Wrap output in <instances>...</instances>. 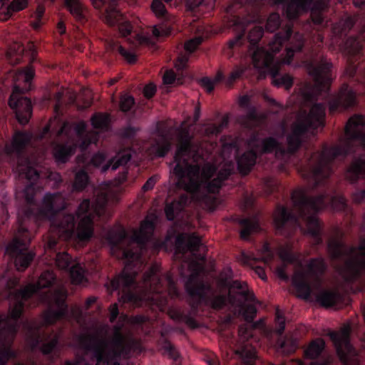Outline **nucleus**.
Returning a JSON list of instances; mask_svg holds the SVG:
<instances>
[{"label": "nucleus", "mask_w": 365, "mask_h": 365, "mask_svg": "<svg viewBox=\"0 0 365 365\" xmlns=\"http://www.w3.org/2000/svg\"><path fill=\"white\" fill-rule=\"evenodd\" d=\"M192 137L187 128H181L177 134V150L175 155L176 165L173 173L179 178L178 185L184 190L194 193L204 190L210 193L218 192L222 182L231 175L232 169L227 166L221 169L216 178L210 180L215 173V168L210 163L202 168L189 164L188 160L194 151Z\"/></svg>", "instance_id": "obj_1"}, {"label": "nucleus", "mask_w": 365, "mask_h": 365, "mask_svg": "<svg viewBox=\"0 0 365 365\" xmlns=\"http://www.w3.org/2000/svg\"><path fill=\"white\" fill-rule=\"evenodd\" d=\"M364 125V116L355 115L351 117L345 126L344 137L340 140L339 145L324 148L320 153H314L309 160L307 167L302 171V177L313 181L314 187H316L330 176L331 162L335 158L354 152L359 143L365 148Z\"/></svg>", "instance_id": "obj_2"}, {"label": "nucleus", "mask_w": 365, "mask_h": 365, "mask_svg": "<svg viewBox=\"0 0 365 365\" xmlns=\"http://www.w3.org/2000/svg\"><path fill=\"white\" fill-rule=\"evenodd\" d=\"M79 343L91 354L96 365L110 363L120 359H128L131 351L139 349L138 340L120 322L113 326L112 334L107 339L98 334H83L78 337ZM110 365H120L114 362Z\"/></svg>", "instance_id": "obj_3"}, {"label": "nucleus", "mask_w": 365, "mask_h": 365, "mask_svg": "<svg viewBox=\"0 0 365 365\" xmlns=\"http://www.w3.org/2000/svg\"><path fill=\"white\" fill-rule=\"evenodd\" d=\"M188 268L191 274L185 283V289L190 297L191 307L197 309L203 302L214 309H222L226 304V297L222 294L215 295L216 291L211 284L199 277L204 271L203 264L192 260Z\"/></svg>", "instance_id": "obj_4"}, {"label": "nucleus", "mask_w": 365, "mask_h": 365, "mask_svg": "<svg viewBox=\"0 0 365 365\" xmlns=\"http://www.w3.org/2000/svg\"><path fill=\"white\" fill-rule=\"evenodd\" d=\"M328 249L332 259H344L345 262L339 271L346 281H354L365 273V237L360 239L358 247H351L339 240L331 239Z\"/></svg>", "instance_id": "obj_5"}, {"label": "nucleus", "mask_w": 365, "mask_h": 365, "mask_svg": "<svg viewBox=\"0 0 365 365\" xmlns=\"http://www.w3.org/2000/svg\"><path fill=\"white\" fill-rule=\"evenodd\" d=\"M153 230L154 225L148 220L142 222L139 230H135L131 237L127 235L125 230L121 227L110 230L108 240L111 245L113 255L119 250L122 251V258H138L143 245L150 238Z\"/></svg>", "instance_id": "obj_6"}, {"label": "nucleus", "mask_w": 365, "mask_h": 365, "mask_svg": "<svg viewBox=\"0 0 365 365\" xmlns=\"http://www.w3.org/2000/svg\"><path fill=\"white\" fill-rule=\"evenodd\" d=\"M324 115L325 107L321 103L313 105L309 113L300 110L287 135V152H296L304 140L308 130L323 125Z\"/></svg>", "instance_id": "obj_7"}, {"label": "nucleus", "mask_w": 365, "mask_h": 365, "mask_svg": "<svg viewBox=\"0 0 365 365\" xmlns=\"http://www.w3.org/2000/svg\"><path fill=\"white\" fill-rule=\"evenodd\" d=\"M293 212L306 222L307 232L319 239L321 227L316 213L324 206V196L309 197L303 190H294L292 195Z\"/></svg>", "instance_id": "obj_8"}, {"label": "nucleus", "mask_w": 365, "mask_h": 365, "mask_svg": "<svg viewBox=\"0 0 365 365\" xmlns=\"http://www.w3.org/2000/svg\"><path fill=\"white\" fill-rule=\"evenodd\" d=\"M295 48L294 50L292 47H286L285 56L282 58L276 57L280 51L279 47H249L248 53L254 68L259 71L267 68L274 78L278 75L282 64L290 63L294 53L302 51V47Z\"/></svg>", "instance_id": "obj_9"}, {"label": "nucleus", "mask_w": 365, "mask_h": 365, "mask_svg": "<svg viewBox=\"0 0 365 365\" xmlns=\"http://www.w3.org/2000/svg\"><path fill=\"white\" fill-rule=\"evenodd\" d=\"M78 220L75 227L74 216L71 214L63 215L52 222L51 232L63 240L73 237L78 242H88L93 234V219L89 214Z\"/></svg>", "instance_id": "obj_10"}, {"label": "nucleus", "mask_w": 365, "mask_h": 365, "mask_svg": "<svg viewBox=\"0 0 365 365\" xmlns=\"http://www.w3.org/2000/svg\"><path fill=\"white\" fill-rule=\"evenodd\" d=\"M232 272L230 268L224 269L216 277L217 289L215 295L222 294L226 297V302L228 301L232 305L241 307L242 301L237 299L242 297L244 301L254 302L255 300L253 292L247 290V284L238 280L232 281ZM215 290V289H213Z\"/></svg>", "instance_id": "obj_11"}, {"label": "nucleus", "mask_w": 365, "mask_h": 365, "mask_svg": "<svg viewBox=\"0 0 365 365\" xmlns=\"http://www.w3.org/2000/svg\"><path fill=\"white\" fill-rule=\"evenodd\" d=\"M16 301L9 316L4 317L0 315V365H5L14 356L10 347L17 331V319L24 307L22 302Z\"/></svg>", "instance_id": "obj_12"}, {"label": "nucleus", "mask_w": 365, "mask_h": 365, "mask_svg": "<svg viewBox=\"0 0 365 365\" xmlns=\"http://www.w3.org/2000/svg\"><path fill=\"white\" fill-rule=\"evenodd\" d=\"M325 264L322 259H312L304 270L300 264L296 269L292 277V284L295 287L297 296L304 299H308L311 295L310 282H317L319 277L325 270Z\"/></svg>", "instance_id": "obj_13"}, {"label": "nucleus", "mask_w": 365, "mask_h": 365, "mask_svg": "<svg viewBox=\"0 0 365 365\" xmlns=\"http://www.w3.org/2000/svg\"><path fill=\"white\" fill-rule=\"evenodd\" d=\"M350 331V327L345 325L339 331H331L329 335L343 365H359L356 351L349 343Z\"/></svg>", "instance_id": "obj_14"}, {"label": "nucleus", "mask_w": 365, "mask_h": 365, "mask_svg": "<svg viewBox=\"0 0 365 365\" xmlns=\"http://www.w3.org/2000/svg\"><path fill=\"white\" fill-rule=\"evenodd\" d=\"M27 230L20 227L18 230V235L15 237L13 242L6 247V252L14 259V264L18 271H24L34 259V254L26 252L28 242L21 238V235Z\"/></svg>", "instance_id": "obj_15"}, {"label": "nucleus", "mask_w": 365, "mask_h": 365, "mask_svg": "<svg viewBox=\"0 0 365 365\" xmlns=\"http://www.w3.org/2000/svg\"><path fill=\"white\" fill-rule=\"evenodd\" d=\"M96 9H101L106 6L105 19L106 23L110 26L118 25V30L123 37L131 34L133 26L130 23L125 20L121 14L116 9V0H91Z\"/></svg>", "instance_id": "obj_16"}, {"label": "nucleus", "mask_w": 365, "mask_h": 365, "mask_svg": "<svg viewBox=\"0 0 365 365\" xmlns=\"http://www.w3.org/2000/svg\"><path fill=\"white\" fill-rule=\"evenodd\" d=\"M129 267L130 264L125 265L122 274L113 279L110 284L113 289H122L121 299L123 302H130L137 305L142 300V296L131 290L136 274L135 272H130Z\"/></svg>", "instance_id": "obj_17"}, {"label": "nucleus", "mask_w": 365, "mask_h": 365, "mask_svg": "<svg viewBox=\"0 0 365 365\" xmlns=\"http://www.w3.org/2000/svg\"><path fill=\"white\" fill-rule=\"evenodd\" d=\"M67 298V290L64 287H59L48 297L50 309L44 313V324H51L64 316L67 311L65 301Z\"/></svg>", "instance_id": "obj_18"}, {"label": "nucleus", "mask_w": 365, "mask_h": 365, "mask_svg": "<svg viewBox=\"0 0 365 365\" xmlns=\"http://www.w3.org/2000/svg\"><path fill=\"white\" fill-rule=\"evenodd\" d=\"M331 63L324 56L313 58L309 66V73L313 77L317 90L328 88L331 82L330 69Z\"/></svg>", "instance_id": "obj_19"}, {"label": "nucleus", "mask_w": 365, "mask_h": 365, "mask_svg": "<svg viewBox=\"0 0 365 365\" xmlns=\"http://www.w3.org/2000/svg\"><path fill=\"white\" fill-rule=\"evenodd\" d=\"M24 91L19 86H14L13 92L9 99V105L14 110L16 118L21 124H26L31 115V103L29 98L24 97Z\"/></svg>", "instance_id": "obj_20"}, {"label": "nucleus", "mask_w": 365, "mask_h": 365, "mask_svg": "<svg viewBox=\"0 0 365 365\" xmlns=\"http://www.w3.org/2000/svg\"><path fill=\"white\" fill-rule=\"evenodd\" d=\"M55 279L53 272L46 271L41 274L36 284H29L22 289L14 291L10 293L15 300H26L30 298L36 292L41 288L48 287L52 284Z\"/></svg>", "instance_id": "obj_21"}, {"label": "nucleus", "mask_w": 365, "mask_h": 365, "mask_svg": "<svg viewBox=\"0 0 365 365\" xmlns=\"http://www.w3.org/2000/svg\"><path fill=\"white\" fill-rule=\"evenodd\" d=\"M66 200L61 193L46 194L39 209V213L44 217H51L65 209Z\"/></svg>", "instance_id": "obj_22"}, {"label": "nucleus", "mask_w": 365, "mask_h": 365, "mask_svg": "<svg viewBox=\"0 0 365 365\" xmlns=\"http://www.w3.org/2000/svg\"><path fill=\"white\" fill-rule=\"evenodd\" d=\"M273 258V255L272 252L269 250L268 245H264L262 249L260 250V256L258 257H255L253 255H243L242 258V262L244 264H247L250 266L253 269H255V273L261 278L262 280H267V275L265 274L264 269L259 266H255V262H263L264 264H268L272 261Z\"/></svg>", "instance_id": "obj_23"}, {"label": "nucleus", "mask_w": 365, "mask_h": 365, "mask_svg": "<svg viewBox=\"0 0 365 365\" xmlns=\"http://www.w3.org/2000/svg\"><path fill=\"white\" fill-rule=\"evenodd\" d=\"M201 245V240L195 233L179 234L175 240L176 252L185 254L187 251L197 252Z\"/></svg>", "instance_id": "obj_24"}, {"label": "nucleus", "mask_w": 365, "mask_h": 365, "mask_svg": "<svg viewBox=\"0 0 365 365\" xmlns=\"http://www.w3.org/2000/svg\"><path fill=\"white\" fill-rule=\"evenodd\" d=\"M356 96L355 93L349 89L347 86H344L337 96L330 103V112L335 111L338 108H349L355 105Z\"/></svg>", "instance_id": "obj_25"}, {"label": "nucleus", "mask_w": 365, "mask_h": 365, "mask_svg": "<svg viewBox=\"0 0 365 365\" xmlns=\"http://www.w3.org/2000/svg\"><path fill=\"white\" fill-rule=\"evenodd\" d=\"M159 267L157 264L152 265L149 270L143 275V289L144 292H160V280L157 272Z\"/></svg>", "instance_id": "obj_26"}, {"label": "nucleus", "mask_w": 365, "mask_h": 365, "mask_svg": "<svg viewBox=\"0 0 365 365\" xmlns=\"http://www.w3.org/2000/svg\"><path fill=\"white\" fill-rule=\"evenodd\" d=\"M23 56H28L30 62L36 59V51L34 48L29 47L25 49L24 47H9L6 51V56L12 65L19 64Z\"/></svg>", "instance_id": "obj_27"}, {"label": "nucleus", "mask_w": 365, "mask_h": 365, "mask_svg": "<svg viewBox=\"0 0 365 365\" xmlns=\"http://www.w3.org/2000/svg\"><path fill=\"white\" fill-rule=\"evenodd\" d=\"M31 140V136L26 133L17 132L13 137L11 144L6 145L5 150L7 154L20 153Z\"/></svg>", "instance_id": "obj_28"}, {"label": "nucleus", "mask_w": 365, "mask_h": 365, "mask_svg": "<svg viewBox=\"0 0 365 365\" xmlns=\"http://www.w3.org/2000/svg\"><path fill=\"white\" fill-rule=\"evenodd\" d=\"M365 177V160L358 158L350 165L346 172V178L351 182H356L360 177Z\"/></svg>", "instance_id": "obj_29"}, {"label": "nucleus", "mask_w": 365, "mask_h": 365, "mask_svg": "<svg viewBox=\"0 0 365 365\" xmlns=\"http://www.w3.org/2000/svg\"><path fill=\"white\" fill-rule=\"evenodd\" d=\"M240 225L242 227L240 231L241 238L246 240L248 237L259 230V224L256 217L242 219L239 221Z\"/></svg>", "instance_id": "obj_30"}, {"label": "nucleus", "mask_w": 365, "mask_h": 365, "mask_svg": "<svg viewBox=\"0 0 365 365\" xmlns=\"http://www.w3.org/2000/svg\"><path fill=\"white\" fill-rule=\"evenodd\" d=\"M341 300V295L337 290H324L317 297V301L324 307H330Z\"/></svg>", "instance_id": "obj_31"}, {"label": "nucleus", "mask_w": 365, "mask_h": 365, "mask_svg": "<svg viewBox=\"0 0 365 365\" xmlns=\"http://www.w3.org/2000/svg\"><path fill=\"white\" fill-rule=\"evenodd\" d=\"M256 153L250 150L245 152L237 160V165L240 172L242 175H247L256 163Z\"/></svg>", "instance_id": "obj_32"}, {"label": "nucleus", "mask_w": 365, "mask_h": 365, "mask_svg": "<svg viewBox=\"0 0 365 365\" xmlns=\"http://www.w3.org/2000/svg\"><path fill=\"white\" fill-rule=\"evenodd\" d=\"M296 221V217L294 214L288 212L286 207L278 205L274 213V222L277 229L282 228L285 224L291 220Z\"/></svg>", "instance_id": "obj_33"}, {"label": "nucleus", "mask_w": 365, "mask_h": 365, "mask_svg": "<svg viewBox=\"0 0 365 365\" xmlns=\"http://www.w3.org/2000/svg\"><path fill=\"white\" fill-rule=\"evenodd\" d=\"M165 35L164 31L160 30L157 27L152 29V35L142 32L135 35V42L140 44L155 45L157 41L156 39Z\"/></svg>", "instance_id": "obj_34"}, {"label": "nucleus", "mask_w": 365, "mask_h": 365, "mask_svg": "<svg viewBox=\"0 0 365 365\" xmlns=\"http://www.w3.org/2000/svg\"><path fill=\"white\" fill-rule=\"evenodd\" d=\"M26 0H14L9 5H3L0 11V20L6 21L13 12L24 9L26 6Z\"/></svg>", "instance_id": "obj_35"}, {"label": "nucleus", "mask_w": 365, "mask_h": 365, "mask_svg": "<svg viewBox=\"0 0 365 365\" xmlns=\"http://www.w3.org/2000/svg\"><path fill=\"white\" fill-rule=\"evenodd\" d=\"M158 135L156 139L158 156L164 157L171 148V137L165 132L158 130Z\"/></svg>", "instance_id": "obj_36"}, {"label": "nucleus", "mask_w": 365, "mask_h": 365, "mask_svg": "<svg viewBox=\"0 0 365 365\" xmlns=\"http://www.w3.org/2000/svg\"><path fill=\"white\" fill-rule=\"evenodd\" d=\"M65 4L71 14L78 21H83L86 9L80 0H65Z\"/></svg>", "instance_id": "obj_37"}, {"label": "nucleus", "mask_w": 365, "mask_h": 365, "mask_svg": "<svg viewBox=\"0 0 365 365\" xmlns=\"http://www.w3.org/2000/svg\"><path fill=\"white\" fill-rule=\"evenodd\" d=\"M74 148L64 145H56L53 150V155L58 163H65L73 154Z\"/></svg>", "instance_id": "obj_38"}, {"label": "nucleus", "mask_w": 365, "mask_h": 365, "mask_svg": "<svg viewBox=\"0 0 365 365\" xmlns=\"http://www.w3.org/2000/svg\"><path fill=\"white\" fill-rule=\"evenodd\" d=\"M325 343L322 339H317L312 341L304 350V356L314 359L317 358L324 349Z\"/></svg>", "instance_id": "obj_39"}, {"label": "nucleus", "mask_w": 365, "mask_h": 365, "mask_svg": "<svg viewBox=\"0 0 365 365\" xmlns=\"http://www.w3.org/2000/svg\"><path fill=\"white\" fill-rule=\"evenodd\" d=\"M117 51L129 64H134L140 56L138 47H116Z\"/></svg>", "instance_id": "obj_40"}, {"label": "nucleus", "mask_w": 365, "mask_h": 365, "mask_svg": "<svg viewBox=\"0 0 365 365\" xmlns=\"http://www.w3.org/2000/svg\"><path fill=\"white\" fill-rule=\"evenodd\" d=\"M236 354L240 355L244 363L252 365L256 359V351L253 346L246 344L236 350Z\"/></svg>", "instance_id": "obj_41"}, {"label": "nucleus", "mask_w": 365, "mask_h": 365, "mask_svg": "<svg viewBox=\"0 0 365 365\" xmlns=\"http://www.w3.org/2000/svg\"><path fill=\"white\" fill-rule=\"evenodd\" d=\"M197 47H184V51L179 53L175 63V67L178 71L184 69L187 66L189 56L195 52Z\"/></svg>", "instance_id": "obj_42"}, {"label": "nucleus", "mask_w": 365, "mask_h": 365, "mask_svg": "<svg viewBox=\"0 0 365 365\" xmlns=\"http://www.w3.org/2000/svg\"><path fill=\"white\" fill-rule=\"evenodd\" d=\"M107 202L108 195L106 191H101L96 195L95 201L92 205L93 212L96 215L101 216L103 213Z\"/></svg>", "instance_id": "obj_43"}, {"label": "nucleus", "mask_w": 365, "mask_h": 365, "mask_svg": "<svg viewBox=\"0 0 365 365\" xmlns=\"http://www.w3.org/2000/svg\"><path fill=\"white\" fill-rule=\"evenodd\" d=\"M298 347L297 341L292 337H286L279 344V350L284 354L294 353Z\"/></svg>", "instance_id": "obj_44"}, {"label": "nucleus", "mask_w": 365, "mask_h": 365, "mask_svg": "<svg viewBox=\"0 0 365 365\" xmlns=\"http://www.w3.org/2000/svg\"><path fill=\"white\" fill-rule=\"evenodd\" d=\"M131 158V154L129 151H124L118 153L111 160L112 170H115L118 167L125 165Z\"/></svg>", "instance_id": "obj_45"}, {"label": "nucleus", "mask_w": 365, "mask_h": 365, "mask_svg": "<svg viewBox=\"0 0 365 365\" xmlns=\"http://www.w3.org/2000/svg\"><path fill=\"white\" fill-rule=\"evenodd\" d=\"M89 214L91 215L92 219H93L94 215H96L93 212V207H91L90 200L85 199L78 206V208L76 211V215L78 219H81L82 217Z\"/></svg>", "instance_id": "obj_46"}, {"label": "nucleus", "mask_w": 365, "mask_h": 365, "mask_svg": "<svg viewBox=\"0 0 365 365\" xmlns=\"http://www.w3.org/2000/svg\"><path fill=\"white\" fill-rule=\"evenodd\" d=\"M70 276L72 283L78 284L84 279V270L78 264H73L70 269Z\"/></svg>", "instance_id": "obj_47"}, {"label": "nucleus", "mask_w": 365, "mask_h": 365, "mask_svg": "<svg viewBox=\"0 0 365 365\" xmlns=\"http://www.w3.org/2000/svg\"><path fill=\"white\" fill-rule=\"evenodd\" d=\"M88 181V177L87 173L83 170H81L76 174L73 188L76 190L81 191L86 187Z\"/></svg>", "instance_id": "obj_48"}, {"label": "nucleus", "mask_w": 365, "mask_h": 365, "mask_svg": "<svg viewBox=\"0 0 365 365\" xmlns=\"http://www.w3.org/2000/svg\"><path fill=\"white\" fill-rule=\"evenodd\" d=\"M91 123L96 128H104L108 124V115L107 114L97 113L91 118Z\"/></svg>", "instance_id": "obj_49"}, {"label": "nucleus", "mask_w": 365, "mask_h": 365, "mask_svg": "<svg viewBox=\"0 0 365 365\" xmlns=\"http://www.w3.org/2000/svg\"><path fill=\"white\" fill-rule=\"evenodd\" d=\"M18 170L20 175H24L29 180H36L38 178V172L31 166L24 167L19 165Z\"/></svg>", "instance_id": "obj_50"}, {"label": "nucleus", "mask_w": 365, "mask_h": 365, "mask_svg": "<svg viewBox=\"0 0 365 365\" xmlns=\"http://www.w3.org/2000/svg\"><path fill=\"white\" fill-rule=\"evenodd\" d=\"M71 263V257L66 252L58 253L56 257V266L61 269L68 268Z\"/></svg>", "instance_id": "obj_51"}, {"label": "nucleus", "mask_w": 365, "mask_h": 365, "mask_svg": "<svg viewBox=\"0 0 365 365\" xmlns=\"http://www.w3.org/2000/svg\"><path fill=\"white\" fill-rule=\"evenodd\" d=\"M273 78L272 83L277 86H284L287 90L289 89L293 84V79L289 74H284L279 78Z\"/></svg>", "instance_id": "obj_52"}, {"label": "nucleus", "mask_w": 365, "mask_h": 365, "mask_svg": "<svg viewBox=\"0 0 365 365\" xmlns=\"http://www.w3.org/2000/svg\"><path fill=\"white\" fill-rule=\"evenodd\" d=\"M135 104L134 98L130 95L125 94L120 97V109L123 112L129 111Z\"/></svg>", "instance_id": "obj_53"}, {"label": "nucleus", "mask_w": 365, "mask_h": 365, "mask_svg": "<svg viewBox=\"0 0 365 365\" xmlns=\"http://www.w3.org/2000/svg\"><path fill=\"white\" fill-rule=\"evenodd\" d=\"M263 35L262 26H255L249 33L248 40L252 46H255Z\"/></svg>", "instance_id": "obj_54"}, {"label": "nucleus", "mask_w": 365, "mask_h": 365, "mask_svg": "<svg viewBox=\"0 0 365 365\" xmlns=\"http://www.w3.org/2000/svg\"><path fill=\"white\" fill-rule=\"evenodd\" d=\"M82 98L83 105L77 104L78 109H85L88 108L92 103V93L89 89H83L79 96L78 101Z\"/></svg>", "instance_id": "obj_55"}, {"label": "nucleus", "mask_w": 365, "mask_h": 365, "mask_svg": "<svg viewBox=\"0 0 365 365\" xmlns=\"http://www.w3.org/2000/svg\"><path fill=\"white\" fill-rule=\"evenodd\" d=\"M280 25V17L278 14H272L267 19L266 29L270 32L274 31Z\"/></svg>", "instance_id": "obj_56"}, {"label": "nucleus", "mask_w": 365, "mask_h": 365, "mask_svg": "<svg viewBox=\"0 0 365 365\" xmlns=\"http://www.w3.org/2000/svg\"><path fill=\"white\" fill-rule=\"evenodd\" d=\"M279 256L284 262L292 263L297 260V257L288 247H280Z\"/></svg>", "instance_id": "obj_57"}, {"label": "nucleus", "mask_w": 365, "mask_h": 365, "mask_svg": "<svg viewBox=\"0 0 365 365\" xmlns=\"http://www.w3.org/2000/svg\"><path fill=\"white\" fill-rule=\"evenodd\" d=\"M275 322L277 326L275 332L277 333L279 335H281L283 333L285 328V319L283 316V314L278 308L276 309Z\"/></svg>", "instance_id": "obj_58"}, {"label": "nucleus", "mask_w": 365, "mask_h": 365, "mask_svg": "<svg viewBox=\"0 0 365 365\" xmlns=\"http://www.w3.org/2000/svg\"><path fill=\"white\" fill-rule=\"evenodd\" d=\"M278 142L274 138H267L262 141V152L271 153L278 147Z\"/></svg>", "instance_id": "obj_59"}, {"label": "nucleus", "mask_w": 365, "mask_h": 365, "mask_svg": "<svg viewBox=\"0 0 365 365\" xmlns=\"http://www.w3.org/2000/svg\"><path fill=\"white\" fill-rule=\"evenodd\" d=\"M36 195V189L32 184L29 185L24 189V196L27 204L29 206H34V196Z\"/></svg>", "instance_id": "obj_60"}, {"label": "nucleus", "mask_w": 365, "mask_h": 365, "mask_svg": "<svg viewBox=\"0 0 365 365\" xmlns=\"http://www.w3.org/2000/svg\"><path fill=\"white\" fill-rule=\"evenodd\" d=\"M151 9L158 17L164 16L166 14V9L161 0H153Z\"/></svg>", "instance_id": "obj_61"}, {"label": "nucleus", "mask_w": 365, "mask_h": 365, "mask_svg": "<svg viewBox=\"0 0 365 365\" xmlns=\"http://www.w3.org/2000/svg\"><path fill=\"white\" fill-rule=\"evenodd\" d=\"M257 309L254 305L249 304L245 307L243 312V317L246 322H252L254 318L256 317Z\"/></svg>", "instance_id": "obj_62"}, {"label": "nucleus", "mask_w": 365, "mask_h": 365, "mask_svg": "<svg viewBox=\"0 0 365 365\" xmlns=\"http://www.w3.org/2000/svg\"><path fill=\"white\" fill-rule=\"evenodd\" d=\"M292 34V28L290 26H287L286 30L283 33H278L275 35L276 37V44H279V46H282V43L287 40Z\"/></svg>", "instance_id": "obj_63"}, {"label": "nucleus", "mask_w": 365, "mask_h": 365, "mask_svg": "<svg viewBox=\"0 0 365 365\" xmlns=\"http://www.w3.org/2000/svg\"><path fill=\"white\" fill-rule=\"evenodd\" d=\"M200 85L204 88L207 92L211 93L215 88V82L207 77H204L199 81Z\"/></svg>", "instance_id": "obj_64"}]
</instances>
